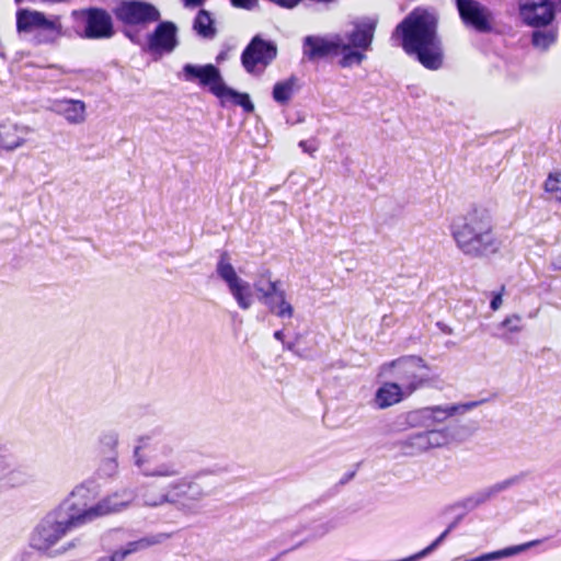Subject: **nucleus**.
<instances>
[{"instance_id": "f257e3e1", "label": "nucleus", "mask_w": 561, "mask_h": 561, "mask_svg": "<svg viewBox=\"0 0 561 561\" xmlns=\"http://www.w3.org/2000/svg\"><path fill=\"white\" fill-rule=\"evenodd\" d=\"M450 233L457 249L470 259H484L496 254L501 242L494 232L491 213L483 207H472L454 219Z\"/></svg>"}, {"instance_id": "f03ea898", "label": "nucleus", "mask_w": 561, "mask_h": 561, "mask_svg": "<svg viewBox=\"0 0 561 561\" xmlns=\"http://www.w3.org/2000/svg\"><path fill=\"white\" fill-rule=\"evenodd\" d=\"M96 496L98 490L92 483H81L62 501L58 510L69 518L72 525L81 527L98 518L127 508L136 495L131 490H123L93 504Z\"/></svg>"}, {"instance_id": "7ed1b4c3", "label": "nucleus", "mask_w": 561, "mask_h": 561, "mask_svg": "<svg viewBox=\"0 0 561 561\" xmlns=\"http://www.w3.org/2000/svg\"><path fill=\"white\" fill-rule=\"evenodd\" d=\"M436 26L437 20L433 12L415 9L396 28V34L402 36L403 49L416 55L419 61L428 69H438L443 61Z\"/></svg>"}, {"instance_id": "20e7f679", "label": "nucleus", "mask_w": 561, "mask_h": 561, "mask_svg": "<svg viewBox=\"0 0 561 561\" xmlns=\"http://www.w3.org/2000/svg\"><path fill=\"white\" fill-rule=\"evenodd\" d=\"M206 473L202 470L175 479L163 489L148 488L141 495L142 503L149 507L172 504L185 515H196L201 511V502L209 494L203 484Z\"/></svg>"}, {"instance_id": "39448f33", "label": "nucleus", "mask_w": 561, "mask_h": 561, "mask_svg": "<svg viewBox=\"0 0 561 561\" xmlns=\"http://www.w3.org/2000/svg\"><path fill=\"white\" fill-rule=\"evenodd\" d=\"M148 442L149 437H140L138 445L134 448V465L139 472L146 478H179L183 472V467L169 457L172 449L162 446L154 449L151 455H147L144 453V448L148 445Z\"/></svg>"}, {"instance_id": "423d86ee", "label": "nucleus", "mask_w": 561, "mask_h": 561, "mask_svg": "<svg viewBox=\"0 0 561 561\" xmlns=\"http://www.w3.org/2000/svg\"><path fill=\"white\" fill-rule=\"evenodd\" d=\"M16 30L19 33L35 32L41 44L55 43L65 35L59 15H46L30 9H20L16 12Z\"/></svg>"}, {"instance_id": "0eeeda50", "label": "nucleus", "mask_w": 561, "mask_h": 561, "mask_svg": "<svg viewBox=\"0 0 561 561\" xmlns=\"http://www.w3.org/2000/svg\"><path fill=\"white\" fill-rule=\"evenodd\" d=\"M254 288L260 300L267 307L271 313L280 319L294 317V306L288 301L280 280H274L268 268H263L259 272L254 280Z\"/></svg>"}, {"instance_id": "6e6552de", "label": "nucleus", "mask_w": 561, "mask_h": 561, "mask_svg": "<svg viewBox=\"0 0 561 561\" xmlns=\"http://www.w3.org/2000/svg\"><path fill=\"white\" fill-rule=\"evenodd\" d=\"M78 528L58 508L49 513L34 529L31 546L39 551H47L70 530Z\"/></svg>"}, {"instance_id": "1a4fd4ad", "label": "nucleus", "mask_w": 561, "mask_h": 561, "mask_svg": "<svg viewBox=\"0 0 561 561\" xmlns=\"http://www.w3.org/2000/svg\"><path fill=\"white\" fill-rule=\"evenodd\" d=\"M218 276L227 284V287L234 298L238 307L248 310L253 305V293L251 285L238 276L234 267L230 263L227 252L221 253L216 265Z\"/></svg>"}, {"instance_id": "9d476101", "label": "nucleus", "mask_w": 561, "mask_h": 561, "mask_svg": "<svg viewBox=\"0 0 561 561\" xmlns=\"http://www.w3.org/2000/svg\"><path fill=\"white\" fill-rule=\"evenodd\" d=\"M116 18L127 25L145 26L160 19L159 10L145 1H123L115 9Z\"/></svg>"}, {"instance_id": "9b49d317", "label": "nucleus", "mask_w": 561, "mask_h": 561, "mask_svg": "<svg viewBox=\"0 0 561 561\" xmlns=\"http://www.w3.org/2000/svg\"><path fill=\"white\" fill-rule=\"evenodd\" d=\"M34 133L30 125L5 118L0 122V149L5 152L16 151L31 142Z\"/></svg>"}, {"instance_id": "f8f14e48", "label": "nucleus", "mask_w": 561, "mask_h": 561, "mask_svg": "<svg viewBox=\"0 0 561 561\" xmlns=\"http://www.w3.org/2000/svg\"><path fill=\"white\" fill-rule=\"evenodd\" d=\"M73 16L85 21L84 35L88 38H110L114 34L111 15L102 9L73 11Z\"/></svg>"}, {"instance_id": "ddd939ff", "label": "nucleus", "mask_w": 561, "mask_h": 561, "mask_svg": "<svg viewBox=\"0 0 561 561\" xmlns=\"http://www.w3.org/2000/svg\"><path fill=\"white\" fill-rule=\"evenodd\" d=\"M182 71L186 81L197 80L201 85L208 87L210 92L217 98L221 95L226 87L219 69L211 64L204 66L186 64Z\"/></svg>"}, {"instance_id": "4468645a", "label": "nucleus", "mask_w": 561, "mask_h": 561, "mask_svg": "<svg viewBox=\"0 0 561 561\" xmlns=\"http://www.w3.org/2000/svg\"><path fill=\"white\" fill-rule=\"evenodd\" d=\"M449 436L445 430H431L416 433L400 443V447L407 455L424 453L431 448H437L448 443Z\"/></svg>"}, {"instance_id": "2eb2a0df", "label": "nucleus", "mask_w": 561, "mask_h": 561, "mask_svg": "<svg viewBox=\"0 0 561 561\" xmlns=\"http://www.w3.org/2000/svg\"><path fill=\"white\" fill-rule=\"evenodd\" d=\"M457 8L466 25L480 33L492 30V14L488 8L474 0H457Z\"/></svg>"}, {"instance_id": "dca6fc26", "label": "nucleus", "mask_w": 561, "mask_h": 561, "mask_svg": "<svg viewBox=\"0 0 561 561\" xmlns=\"http://www.w3.org/2000/svg\"><path fill=\"white\" fill-rule=\"evenodd\" d=\"M277 54L276 46L255 36L242 54V64L247 71L253 72L257 65L267 66Z\"/></svg>"}, {"instance_id": "f3484780", "label": "nucleus", "mask_w": 561, "mask_h": 561, "mask_svg": "<svg viewBox=\"0 0 561 561\" xmlns=\"http://www.w3.org/2000/svg\"><path fill=\"white\" fill-rule=\"evenodd\" d=\"M519 13L523 21L534 27L549 24L554 15L553 5L549 0H522Z\"/></svg>"}, {"instance_id": "a211bd4d", "label": "nucleus", "mask_w": 561, "mask_h": 561, "mask_svg": "<svg viewBox=\"0 0 561 561\" xmlns=\"http://www.w3.org/2000/svg\"><path fill=\"white\" fill-rule=\"evenodd\" d=\"M393 367L398 368L400 380L402 381V388L407 396L414 392L416 389L423 386L425 380L416 375V369L427 368V365L421 357H408L401 358L392 363Z\"/></svg>"}, {"instance_id": "6ab92c4d", "label": "nucleus", "mask_w": 561, "mask_h": 561, "mask_svg": "<svg viewBox=\"0 0 561 561\" xmlns=\"http://www.w3.org/2000/svg\"><path fill=\"white\" fill-rule=\"evenodd\" d=\"M344 38L335 36L328 39L320 36H307L304 41V55L310 59L316 60L327 56L339 55V48L344 46Z\"/></svg>"}, {"instance_id": "aec40b11", "label": "nucleus", "mask_w": 561, "mask_h": 561, "mask_svg": "<svg viewBox=\"0 0 561 561\" xmlns=\"http://www.w3.org/2000/svg\"><path fill=\"white\" fill-rule=\"evenodd\" d=\"M176 45V26L172 22H161L148 37V49L153 53H171Z\"/></svg>"}, {"instance_id": "412c9836", "label": "nucleus", "mask_w": 561, "mask_h": 561, "mask_svg": "<svg viewBox=\"0 0 561 561\" xmlns=\"http://www.w3.org/2000/svg\"><path fill=\"white\" fill-rule=\"evenodd\" d=\"M53 110L71 125L82 124L87 118V106L81 100H57L53 103Z\"/></svg>"}, {"instance_id": "4be33fe9", "label": "nucleus", "mask_w": 561, "mask_h": 561, "mask_svg": "<svg viewBox=\"0 0 561 561\" xmlns=\"http://www.w3.org/2000/svg\"><path fill=\"white\" fill-rule=\"evenodd\" d=\"M169 536L165 534H158L153 536L144 537L139 540L128 542L124 548H121L112 553L108 558H101L98 561H124L131 553L147 549L151 546L161 543Z\"/></svg>"}, {"instance_id": "5701e85b", "label": "nucleus", "mask_w": 561, "mask_h": 561, "mask_svg": "<svg viewBox=\"0 0 561 561\" xmlns=\"http://www.w3.org/2000/svg\"><path fill=\"white\" fill-rule=\"evenodd\" d=\"M517 481H518L517 478H510V479L503 480L501 482H497L489 488L480 490L479 492L474 493L473 495L467 497L463 501L462 505L467 508L473 510V508L482 505L483 503L490 501L499 493L507 490L513 484H515Z\"/></svg>"}, {"instance_id": "b1692460", "label": "nucleus", "mask_w": 561, "mask_h": 561, "mask_svg": "<svg viewBox=\"0 0 561 561\" xmlns=\"http://www.w3.org/2000/svg\"><path fill=\"white\" fill-rule=\"evenodd\" d=\"M407 396L404 389L396 382L383 383L376 392L375 403L379 409L399 403Z\"/></svg>"}, {"instance_id": "393cba45", "label": "nucleus", "mask_w": 561, "mask_h": 561, "mask_svg": "<svg viewBox=\"0 0 561 561\" xmlns=\"http://www.w3.org/2000/svg\"><path fill=\"white\" fill-rule=\"evenodd\" d=\"M375 23L367 22L362 23L355 27V30L347 35L345 38L346 44H350L352 48H359L362 50L370 49V45L374 38Z\"/></svg>"}, {"instance_id": "a878e982", "label": "nucleus", "mask_w": 561, "mask_h": 561, "mask_svg": "<svg viewBox=\"0 0 561 561\" xmlns=\"http://www.w3.org/2000/svg\"><path fill=\"white\" fill-rule=\"evenodd\" d=\"M480 402L472 401L467 403H460V404H451L447 407H430L431 409V420L432 425L436 423H442L448 417L455 415V414H465L466 412L472 410L473 408L478 407Z\"/></svg>"}, {"instance_id": "bb28decb", "label": "nucleus", "mask_w": 561, "mask_h": 561, "mask_svg": "<svg viewBox=\"0 0 561 561\" xmlns=\"http://www.w3.org/2000/svg\"><path fill=\"white\" fill-rule=\"evenodd\" d=\"M218 98L221 100L222 104L231 102L234 105H240L247 113H252L254 111V105L251 102L249 94L240 93L227 85Z\"/></svg>"}, {"instance_id": "cd10ccee", "label": "nucleus", "mask_w": 561, "mask_h": 561, "mask_svg": "<svg viewBox=\"0 0 561 561\" xmlns=\"http://www.w3.org/2000/svg\"><path fill=\"white\" fill-rule=\"evenodd\" d=\"M345 48H339V55H342V59L340 60V65L344 68L352 67L354 65H360L362 61L366 58V55L362 51L355 50L350 47V44H346L344 41Z\"/></svg>"}, {"instance_id": "c85d7f7f", "label": "nucleus", "mask_w": 561, "mask_h": 561, "mask_svg": "<svg viewBox=\"0 0 561 561\" xmlns=\"http://www.w3.org/2000/svg\"><path fill=\"white\" fill-rule=\"evenodd\" d=\"M213 23L210 14L205 10H201L195 18L194 30L204 37H213L215 34Z\"/></svg>"}, {"instance_id": "c756f323", "label": "nucleus", "mask_w": 561, "mask_h": 561, "mask_svg": "<svg viewBox=\"0 0 561 561\" xmlns=\"http://www.w3.org/2000/svg\"><path fill=\"white\" fill-rule=\"evenodd\" d=\"M431 409L423 408L419 410L411 411L407 414V423L412 427H430L432 426V420H431Z\"/></svg>"}, {"instance_id": "7c9ffc66", "label": "nucleus", "mask_w": 561, "mask_h": 561, "mask_svg": "<svg viewBox=\"0 0 561 561\" xmlns=\"http://www.w3.org/2000/svg\"><path fill=\"white\" fill-rule=\"evenodd\" d=\"M294 84V78L277 82L273 88V99L280 104L287 103L291 99Z\"/></svg>"}, {"instance_id": "2f4dec72", "label": "nucleus", "mask_w": 561, "mask_h": 561, "mask_svg": "<svg viewBox=\"0 0 561 561\" xmlns=\"http://www.w3.org/2000/svg\"><path fill=\"white\" fill-rule=\"evenodd\" d=\"M545 191L551 198L561 203V172H552L548 175Z\"/></svg>"}, {"instance_id": "473e14b6", "label": "nucleus", "mask_w": 561, "mask_h": 561, "mask_svg": "<svg viewBox=\"0 0 561 561\" xmlns=\"http://www.w3.org/2000/svg\"><path fill=\"white\" fill-rule=\"evenodd\" d=\"M99 476L102 478H113L118 472V462L115 457L104 459L99 467Z\"/></svg>"}, {"instance_id": "72a5a7b5", "label": "nucleus", "mask_w": 561, "mask_h": 561, "mask_svg": "<svg viewBox=\"0 0 561 561\" xmlns=\"http://www.w3.org/2000/svg\"><path fill=\"white\" fill-rule=\"evenodd\" d=\"M554 39L556 36L552 32L536 31L533 34V44L540 49H547Z\"/></svg>"}, {"instance_id": "f704fd0d", "label": "nucleus", "mask_w": 561, "mask_h": 561, "mask_svg": "<svg viewBox=\"0 0 561 561\" xmlns=\"http://www.w3.org/2000/svg\"><path fill=\"white\" fill-rule=\"evenodd\" d=\"M100 442L102 445L113 449L118 444V434L114 431L106 432L101 436Z\"/></svg>"}, {"instance_id": "c9c22d12", "label": "nucleus", "mask_w": 561, "mask_h": 561, "mask_svg": "<svg viewBox=\"0 0 561 561\" xmlns=\"http://www.w3.org/2000/svg\"><path fill=\"white\" fill-rule=\"evenodd\" d=\"M520 317L517 314H513L507 317L503 322L502 325L507 328L511 332H519L522 330L520 327Z\"/></svg>"}, {"instance_id": "e433bc0d", "label": "nucleus", "mask_w": 561, "mask_h": 561, "mask_svg": "<svg viewBox=\"0 0 561 561\" xmlns=\"http://www.w3.org/2000/svg\"><path fill=\"white\" fill-rule=\"evenodd\" d=\"M7 479L11 482L12 486L22 485L25 483L26 479L21 471L12 470L7 474Z\"/></svg>"}, {"instance_id": "4c0bfd02", "label": "nucleus", "mask_w": 561, "mask_h": 561, "mask_svg": "<svg viewBox=\"0 0 561 561\" xmlns=\"http://www.w3.org/2000/svg\"><path fill=\"white\" fill-rule=\"evenodd\" d=\"M232 5L240 9L252 10L259 0H230Z\"/></svg>"}, {"instance_id": "58836bf2", "label": "nucleus", "mask_w": 561, "mask_h": 561, "mask_svg": "<svg viewBox=\"0 0 561 561\" xmlns=\"http://www.w3.org/2000/svg\"><path fill=\"white\" fill-rule=\"evenodd\" d=\"M299 147L302 149L304 152L307 153H313L318 149V146L316 144H310L306 140H301L299 142Z\"/></svg>"}, {"instance_id": "ea45409f", "label": "nucleus", "mask_w": 561, "mask_h": 561, "mask_svg": "<svg viewBox=\"0 0 561 561\" xmlns=\"http://www.w3.org/2000/svg\"><path fill=\"white\" fill-rule=\"evenodd\" d=\"M272 2L284 7V8H294L296 7L301 0H271Z\"/></svg>"}, {"instance_id": "a19ab883", "label": "nucleus", "mask_w": 561, "mask_h": 561, "mask_svg": "<svg viewBox=\"0 0 561 561\" xmlns=\"http://www.w3.org/2000/svg\"><path fill=\"white\" fill-rule=\"evenodd\" d=\"M502 293H497L493 295L490 307L492 310H497L502 306Z\"/></svg>"}, {"instance_id": "79ce46f5", "label": "nucleus", "mask_w": 561, "mask_h": 561, "mask_svg": "<svg viewBox=\"0 0 561 561\" xmlns=\"http://www.w3.org/2000/svg\"><path fill=\"white\" fill-rule=\"evenodd\" d=\"M183 2L186 7H198L204 2V0H183Z\"/></svg>"}, {"instance_id": "37998d69", "label": "nucleus", "mask_w": 561, "mask_h": 561, "mask_svg": "<svg viewBox=\"0 0 561 561\" xmlns=\"http://www.w3.org/2000/svg\"><path fill=\"white\" fill-rule=\"evenodd\" d=\"M437 327L443 331V332H446V333H451L453 332V329L448 325H446L445 323H442V322H437Z\"/></svg>"}, {"instance_id": "c03bdc74", "label": "nucleus", "mask_w": 561, "mask_h": 561, "mask_svg": "<svg viewBox=\"0 0 561 561\" xmlns=\"http://www.w3.org/2000/svg\"><path fill=\"white\" fill-rule=\"evenodd\" d=\"M284 345V348L290 351V352H296V343L294 342H288V343H283Z\"/></svg>"}, {"instance_id": "a18cd8bd", "label": "nucleus", "mask_w": 561, "mask_h": 561, "mask_svg": "<svg viewBox=\"0 0 561 561\" xmlns=\"http://www.w3.org/2000/svg\"><path fill=\"white\" fill-rule=\"evenodd\" d=\"M274 337L284 343V331L283 330L275 331Z\"/></svg>"}, {"instance_id": "49530a36", "label": "nucleus", "mask_w": 561, "mask_h": 561, "mask_svg": "<svg viewBox=\"0 0 561 561\" xmlns=\"http://www.w3.org/2000/svg\"><path fill=\"white\" fill-rule=\"evenodd\" d=\"M264 286L267 287V279H264Z\"/></svg>"}, {"instance_id": "de8ad7c7", "label": "nucleus", "mask_w": 561, "mask_h": 561, "mask_svg": "<svg viewBox=\"0 0 561 561\" xmlns=\"http://www.w3.org/2000/svg\"><path fill=\"white\" fill-rule=\"evenodd\" d=\"M455 525H456V523H453L449 526H451V529H453V528H455Z\"/></svg>"}, {"instance_id": "09e8293b", "label": "nucleus", "mask_w": 561, "mask_h": 561, "mask_svg": "<svg viewBox=\"0 0 561 561\" xmlns=\"http://www.w3.org/2000/svg\"><path fill=\"white\" fill-rule=\"evenodd\" d=\"M22 1H23V0H15V2H16V3H20V2H22Z\"/></svg>"}, {"instance_id": "8fccbe9b", "label": "nucleus", "mask_w": 561, "mask_h": 561, "mask_svg": "<svg viewBox=\"0 0 561 561\" xmlns=\"http://www.w3.org/2000/svg\"><path fill=\"white\" fill-rule=\"evenodd\" d=\"M560 267H561V261H560Z\"/></svg>"}]
</instances>
